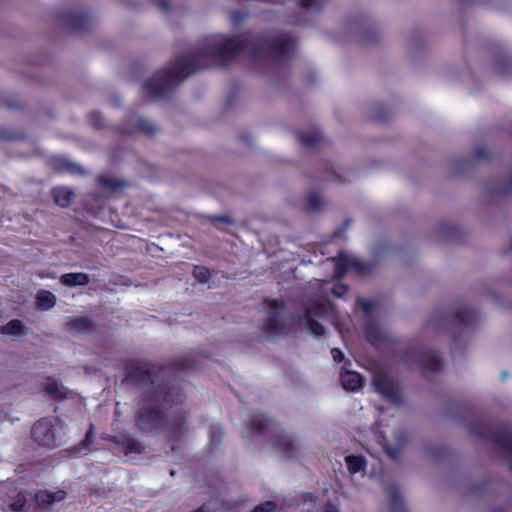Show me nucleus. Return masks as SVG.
Wrapping results in <instances>:
<instances>
[{
  "label": "nucleus",
  "instance_id": "obj_1",
  "mask_svg": "<svg viewBox=\"0 0 512 512\" xmlns=\"http://www.w3.org/2000/svg\"><path fill=\"white\" fill-rule=\"evenodd\" d=\"M199 62L198 68L209 67L211 63L205 60L202 48L189 57H183L169 63L157 71L154 76L144 84V91L152 99L165 97L177 84L193 73L196 68L192 65Z\"/></svg>",
  "mask_w": 512,
  "mask_h": 512
},
{
  "label": "nucleus",
  "instance_id": "obj_2",
  "mask_svg": "<svg viewBox=\"0 0 512 512\" xmlns=\"http://www.w3.org/2000/svg\"><path fill=\"white\" fill-rule=\"evenodd\" d=\"M67 431L68 426L63 420L57 417L42 418L33 425L31 437L40 446L52 449L63 444Z\"/></svg>",
  "mask_w": 512,
  "mask_h": 512
},
{
  "label": "nucleus",
  "instance_id": "obj_3",
  "mask_svg": "<svg viewBox=\"0 0 512 512\" xmlns=\"http://www.w3.org/2000/svg\"><path fill=\"white\" fill-rule=\"evenodd\" d=\"M247 46H251V43H248L243 38L228 39L224 36H217L207 39L202 51L204 52L205 60L209 61L211 63L210 66H212L211 59L215 55L222 60H230L247 48Z\"/></svg>",
  "mask_w": 512,
  "mask_h": 512
},
{
  "label": "nucleus",
  "instance_id": "obj_4",
  "mask_svg": "<svg viewBox=\"0 0 512 512\" xmlns=\"http://www.w3.org/2000/svg\"><path fill=\"white\" fill-rule=\"evenodd\" d=\"M59 20L63 25L74 31L85 32L96 25L98 17L88 9L70 8L60 12Z\"/></svg>",
  "mask_w": 512,
  "mask_h": 512
},
{
  "label": "nucleus",
  "instance_id": "obj_5",
  "mask_svg": "<svg viewBox=\"0 0 512 512\" xmlns=\"http://www.w3.org/2000/svg\"><path fill=\"white\" fill-rule=\"evenodd\" d=\"M273 449L285 457H294L300 448V443L285 433H278L272 440Z\"/></svg>",
  "mask_w": 512,
  "mask_h": 512
},
{
  "label": "nucleus",
  "instance_id": "obj_6",
  "mask_svg": "<svg viewBox=\"0 0 512 512\" xmlns=\"http://www.w3.org/2000/svg\"><path fill=\"white\" fill-rule=\"evenodd\" d=\"M268 310V328L272 333H279L282 330L281 315L284 311V303L279 300H269L266 302Z\"/></svg>",
  "mask_w": 512,
  "mask_h": 512
},
{
  "label": "nucleus",
  "instance_id": "obj_7",
  "mask_svg": "<svg viewBox=\"0 0 512 512\" xmlns=\"http://www.w3.org/2000/svg\"><path fill=\"white\" fill-rule=\"evenodd\" d=\"M373 386L375 390L384 397L397 404L399 403L398 387L392 380L382 376H375L373 379Z\"/></svg>",
  "mask_w": 512,
  "mask_h": 512
},
{
  "label": "nucleus",
  "instance_id": "obj_8",
  "mask_svg": "<svg viewBox=\"0 0 512 512\" xmlns=\"http://www.w3.org/2000/svg\"><path fill=\"white\" fill-rule=\"evenodd\" d=\"M51 167L57 172H67L70 174H84L83 168L77 163L65 157H54L51 159Z\"/></svg>",
  "mask_w": 512,
  "mask_h": 512
},
{
  "label": "nucleus",
  "instance_id": "obj_9",
  "mask_svg": "<svg viewBox=\"0 0 512 512\" xmlns=\"http://www.w3.org/2000/svg\"><path fill=\"white\" fill-rule=\"evenodd\" d=\"M65 496L66 493L62 490L54 493L49 491H39L35 495V501L39 509L46 510L50 507V505L54 504L55 502L63 500Z\"/></svg>",
  "mask_w": 512,
  "mask_h": 512
},
{
  "label": "nucleus",
  "instance_id": "obj_10",
  "mask_svg": "<svg viewBox=\"0 0 512 512\" xmlns=\"http://www.w3.org/2000/svg\"><path fill=\"white\" fill-rule=\"evenodd\" d=\"M341 383L346 390L356 391L362 386L363 378L357 372L345 370L341 372Z\"/></svg>",
  "mask_w": 512,
  "mask_h": 512
},
{
  "label": "nucleus",
  "instance_id": "obj_11",
  "mask_svg": "<svg viewBox=\"0 0 512 512\" xmlns=\"http://www.w3.org/2000/svg\"><path fill=\"white\" fill-rule=\"evenodd\" d=\"M61 284L68 287L85 286L90 282L89 275L82 272L66 273L60 277Z\"/></svg>",
  "mask_w": 512,
  "mask_h": 512
},
{
  "label": "nucleus",
  "instance_id": "obj_12",
  "mask_svg": "<svg viewBox=\"0 0 512 512\" xmlns=\"http://www.w3.org/2000/svg\"><path fill=\"white\" fill-rule=\"evenodd\" d=\"M52 196L56 204L65 208L70 205L75 195L66 187H56L52 190Z\"/></svg>",
  "mask_w": 512,
  "mask_h": 512
},
{
  "label": "nucleus",
  "instance_id": "obj_13",
  "mask_svg": "<svg viewBox=\"0 0 512 512\" xmlns=\"http://www.w3.org/2000/svg\"><path fill=\"white\" fill-rule=\"evenodd\" d=\"M94 438L93 425H90L89 430L86 432L84 440H82L77 446L67 451L69 457H78L86 454L85 451H89V446L92 444Z\"/></svg>",
  "mask_w": 512,
  "mask_h": 512
},
{
  "label": "nucleus",
  "instance_id": "obj_14",
  "mask_svg": "<svg viewBox=\"0 0 512 512\" xmlns=\"http://www.w3.org/2000/svg\"><path fill=\"white\" fill-rule=\"evenodd\" d=\"M56 296L47 290H40L36 295V305L39 309L48 310L56 305Z\"/></svg>",
  "mask_w": 512,
  "mask_h": 512
},
{
  "label": "nucleus",
  "instance_id": "obj_15",
  "mask_svg": "<svg viewBox=\"0 0 512 512\" xmlns=\"http://www.w3.org/2000/svg\"><path fill=\"white\" fill-rule=\"evenodd\" d=\"M98 183L109 192H117L123 190L125 181L110 176L101 175L98 177Z\"/></svg>",
  "mask_w": 512,
  "mask_h": 512
},
{
  "label": "nucleus",
  "instance_id": "obj_16",
  "mask_svg": "<svg viewBox=\"0 0 512 512\" xmlns=\"http://www.w3.org/2000/svg\"><path fill=\"white\" fill-rule=\"evenodd\" d=\"M66 325L70 330H75L76 332H86L92 328L93 322L89 317L83 316L71 318Z\"/></svg>",
  "mask_w": 512,
  "mask_h": 512
},
{
  "label": "nucleus",
  "instance_id": "obj_17",
  "mask_svg": "<svg viewBox=\"0 0 512 512\" xmlns=\"http://www.w3.org/2000/svg\"><path fill=\"white\" fill-rule=\"evenodd\" d=\"M45 390L53 398H64L67 395V389L53 378L47 379Z\"/></svg>",
  "mask_w": 512,
  "mask_h": 512
},
{
  "label": "nucleus",
  "instance_id": "obj_18",
  "mask_svg": "<svg viewBox=\"0 0 512 512\" xmlns=\"http://www.w3.org/2000/svg\"><path fill=\"white\" fill-rule=\"evenodd\" d=\"M316 312H308L307 318L304 320V325L308 332L313 336H321L325 333V328L322 324L312 319V316H318Z\"/></svg>",
  "mask_w": 512,
  "mask_h": 512
},
{
  "label": "nucleus",
  "instance_id": "obj_19",
  "mask_svg": "<svg viewBox=\"0 0 512 512\" xmlns=\"http://www.w3.org/2000/svg\"><path fill=\"white\" fill-rule=\"evenodd\" d=\"M159 419V412L151 410L147 413H141L138 418V423L139 426L143 429H151L156 427V423Z\"/></svg>",
  "mask_w": 512,
  "mask_h": 512
},
{
  "label": "nucleus",
  "instance_id": "obj_20",
  "mask_svg": "<svg viewBox=\"0 0 512 512\" xmlns=\"http://www.w3.org/2000/svg\"><path fill=\"white\" fill-rule=\"evenodd\" d=\"M262 49H278L281 52H285L289 46V40L286 38H281L273 41H268L266 39H261L257 43Z\"/></svg>",
  "mask_w": 512,
  "mask_h": 512
},
{
  "label": "nucleus",
  "instance_id": "obj_21",
  "mask_svg": "<svg viewBox=\"0 0 512 512\" xmlns=\"http://www.w3.org/2000/svg\"><path fill=\"white\" fill-rule=\"evenodd\" d=\"M23 329V323L20 320L14 319L5 325H2L0 328V333L5 335H21Z\"/></svg>",
  "mask_w": 512,
  "mask_h": 512
},
{
  "label": "nucleus",
  "instance_id": "obj_22",
  "mask_svg": "<svg viewBox=\"0 0 512 512\" xmlns=\"http://www.w3.org/2000/svg\"><path fill=\"white\" fill-rule=\"evenodd\" d=\"M346 464L351 473H357L365 468V461L359 456H347Z\"/></svg>",
  "mask_w": 512,
  "mask_h": 512
},
{
  "label": "nucleus",
  "instance_id": "obj_23",
  "mask_svg": "<svg viewBox=\"0 0 512 512\" xmlns=\"http://www.w3.org/2000/svg\"><path fill=\"white\" fill-rule=\"evenodd\" d=\"M137 130L146 136H153L158 131V127L141 118L137 121Z\"/></svg>",
  "mask_w": 512,
  "mask_h": 512
},
{
  "label": "nucleus",
  "instance_id": "obj_24",
  "mask_svg": "<svg viewBox=\"0 0 512 512\" xmlns=\"http://www.w3.org/2000/svg\"><path fill=\"white\" fill-rule=\"evenodd\" d=\"M338 261H339V264L344 266V269H347L349 266H352L355 269H357L360 273H365L366 272L365 265L361 264L357 260H351L350 261L349 258L346 255L340 254Z\"/></svg>",
  "mask_w": 512,
  "mask_h": 512
},
{
  "label": "nucleus",
  "instance_id": "obj_25",
  "mask_svg": "<svg viewBox=\"0 0 512 512\" xmlns=\"http://www.w3.org/2000/svg\"><path fill=\"white\" fill-rule=\"evenodd\" d=\"M193 276L200 283H207L210 279V271L204 266H195Z\"/></svg>",
  "mask_w": 512,
  "mask_h": 512
},
{
  "label": "nucleus",
  "instance_id": "obj_26",
  "mask_svg": "<svg viewBox=\"0 0 512 512\" xmlns=\"http://www.w3.org/2000/svg\"><path fill=\"white\" fill-rule=\"evenodd\" d=\"M299 139L305 147L310 148L319 142L320 135L318 133H313L310 136L301 134V135H299Z\"/></svg>",
  "mask_w": 512,
  "mask_h": 512
},
{
  "label": "nucleus",
  "instance_id": "obj_27",
  "mask_svg": "<svg viewBox=\"0 0 512 512\" xmlns=\"http://www.w3.org/2000/svg\"><path fill=\"white\" fill-rule=\"evenodd\" d=\"M276 505L274 502L268 501L254 508L252 512H275Z\"/></svg>",
  "mask_w": 512,
  "mask_h": 512
},
{
  "label": "nucleus",
  "instance_id": "obj_28",
  "mask_svg": "<svg viewBox=\"0 0 512 512\" xmlns=\"http://www.w3.org/2000/svg\"><path fill=\"white\" fill-rule=\"evenodd\" d=\"M322 205L321 198L316 194H311L308 198V207L310 210H317Z\"/></svg>",
  "mask_w": 512,
  "mask_h": 512
},
{
  "label": "nucleus",
  "instance_id": "obj_29",
  "mask_svg": "<svg viewBox=\"0 0 512 512\" xmlns=\"http://www.w3.org/2000/svg\"><path fill=\"white\" fill-rule=\"evenodd\" d=\"M209 220L213 224H216L219 222V223H225V224L232 225L234 223L231 218H229L227 216H220V215H212L209 217Z\"/></svg>",
  "mask_w": 512,
  "mask_h": 512
},
{
  "label": "nucleus",
  "instance_id": "obj_30",
  "mask_svg": "<svg viewBox=\"0 0 512 512\" xmlns=\"http://www.w3.org/2000/svg\"><path fill=\"white\" fill-rule=\"evenodd\" d=\"M25 505V499L23 496H18L17 499L11 503L10 508L12 511H21Z\"/></svg>",
  "mask_w": 512,
  "mask_h": 512
},
{
  "label": "nucleus",
  "instance_id": "obj_31",
  "mask_svg": "<svg viewBox=\"0 0 512 512\" xmlns=\"http://www.w3.org/2000/svg\"><path fill=\"white\" fill-rule=\"evenodd\" d=\"M348 288L346 285L344 284H336L333 288V294L336 295L337 297H342L343 295L346 294Z\"/></svg>",
  "mask_w": 512,
  "mask_h": 512
},
{
  "label": "nucleus",
  "instance_id": "obj_32",
  "mask_svg": "<svg viewBox=\"0 0 512 512\" xmlns=\"http://www.w3.org/2000/svg\"><path fill=\"white\" fill-rule=\"evenodd\" d=\"M14 133L6 128H0V140H12Z\"/></svg>",
  "mask_w": 512,
  "mask_h": 512
},
{
  "label": "nucleus",
  "instance_id": "obj_33",
  "mask_svg": "<svg viewBox=\"0 0 512 512\" xmlns=\"http://www.w3.org/2000/svg\"><path fill=\"white\" fill-rule=\"evenodd\" d=\"M331 354H332V357H333L334 361H336L338 363L342 362L343 359H344L343 352L340 349H338V348H333L331 350Z\"/></svg>",
  "mask_w": 512,
  "mask_h": 512
},
{
  "label": "nucleus",
  "instance_id": "obj_34",
  "mask_svg": "<svg viewBox=\"0 0 512 512\" xmlns=\"http://www.w3.org/2000/svg\"><path fill=\"white\" fill-rule=\"evenodd\" d=\"M432 361V365L428 367L429 370H437L440 367V360L439 358L434 354H429L427 356Z\"/></svg>",
  "mask_w": 512,
  "mask_h": 512
},
{
  "label": "nucleus",
  "instance_id": "obj_35",
  "mask_svg": "<svg viewBox=\"0 0 512 512\" xmlns=\"http://www.w3.org/2000/svg\"><path fill=\"white\" fill-rule=\"evenodd\" d=\"M153 1L155 2V4H157L159 6L160 9H162L163 11H168L169 5H168L167 0H153Z\"/></svg>",
  "mask_w": 512,
  "mask_h": 512
},
{
  "label": "nucleus",
  "instance_id": "obj_36",
  "mask_svg": "<svg viewBox=\"0 0 512 512\" xmlns=\"http://www.w3.org/2000/svg\"><path fill=\"white\" fill-rule=\"evenodd\" d=\"M324 512H340L338 506L328 503L325 505Z\"/></svg>",
  "mask_w": 512,
  "mask_h": 512
},
{
  "label": "nucleus",
  "instance_id": "obj_37",
  "mask_svg": "<svg viewBox=\"0 0 512 512\" xmlns=\"http://www.w3.org/2000/svg\"><path fill=\"white\" fill-rule=\"evenodd\" d=\"M385 451H386L387 455L393 459H395L398 455V451L391 447H386Z\"/></svg>",
  "mask_w": 512,
  "mask_h": 512
},
{
  "label": "nucleus",
  "instance_id": "obj_38",
  "mask_svg": "<svg viewBox=\"0 0 512 512\" xmlns=\"http://www.w3.org/2000/svg\"><path fill=\"white\" fill-rule=\"evenodd\" d=\"M362 308H363V310H364L365 312H370V311L372 310V308H373V307H372V304H371V303H369V302H364V303L362 304Z\"/></svg>",
  "mask_w": 512,
  "mask_h": 512
},
{
  "label": "nucleus",
  "instance_id": "obj_39",
  "mask_svg": "<svg viewBox=\"0 0 512 512\" xmlns=\"http://www.w3.org/2000/svg\"><path fill=\"white\" fill-rule=\"evenodd\" d=\"M301 5L305 8H308L312 5V0H301Z\"/></svg>",
  "mask_w": 512,
  "mask_h": 512
},
{
  "label": "nucleus",
  "instance_id": "obj_40",
  "mask_svg": "<svg viewBox=\"0 0 512 512\" xmlns=\"http://www.w3.org/2000/svg\"><path fill=\"white\" fill-rule=\"evenodd\" d=\"M112 102H113V105H115L117 107L120 106L122 103V101L119 98H113Z\"/></svg>",
  "mask_w": 512,
  "mask_h": 512
},
{
  "label": "nucleus",
  "instance_id": "obj_41",
  "mask_svg": "<svg viewBox=\"0 0 512 512\" xmlns=\"http://www.w3.org/2000/svg\"><path fill=\"white\" fill-rule=\"evenodd\" d=\"M122 450L125 456L128 455V444H124Z\"/></svg>",
  "mask_w": 512,
  "mask_h": 512
},
{
  "label": "nucleus",
  "instance_id": "obj_42",
  "mask_svg": "<svg viewBox=\"0 0 512 512\" xmlns=\"http://www.w3.org/2000/svg\"><path fill=\"white\" fill-rule=\"evenodd\" d=\"M507 376H508L507 372H503V373H502V379H503V380H505V379L507 378Z\"/></svg>",
  "mask_w": 512,
  "mask_h": 512
},
{
  "label": "nucleus",
  "instance_id": "obj_43",
  "mask_svg": "<svg viewBox=\"0 0 512 512\" xmlns=\"http://www.w3.org/2000/svg\"><path fill=\"white\" fill-rule=\"evenodd\" d=\"M344 271H339L336 273V276L341 277L343 275Z\"/></svg>",
  "mask_w": 512,
  "mask_h": 512
},
{
  "label": "nucleus",
  "instance_id": "obj_44",
  "mask_svg": "<svg viewBox=\"0 0 512 512\" xmlns=\"http://www.w3.org/2000/svg\"><path fill=\"white\" fill-rule=\"evenodd\" d=\"M129 449H130V453H131L132 451H134V446H133V444H132V443H130Z\"/></svg>",
  "mask_w": 512,
  "mask_h": 512
},
{
  "label": "nucleus",
  "instance_id": "obj_45",
  "mask_svg": "<svg viewBox=\"0 0 512 512\" xmlns=\"http://www.w3.org/2000/svg\"><path fill=\"white\" fill-rule=\"evenodd\" d=\"M252 56H256L255 51H251Z\"/></svg>",
  "mask_w": 512,
  "mask_h": 512
},
{
  "label": "nucleus",
  "instance_id": "obj_46",
  "mask_svg": "<svg viewBox=\"0 0 512 512\" xmlns=\"http://www.w3.org/2000/svg\"><path fill=\"white\" fill-rule=\"evenodd\" d=\"M367 336H368L369 338L371 337L370 330H368Z\"/></svg>",
  "mask_w": 512,
  "mask_h": 512
},
{
  "label": "nucleus",
  "instance_id": "obj_47",
  "mask_svg": "<svg viewBox=\"0 0 512 512\" xmlns=\"http://www.w3.org/2000/svg\"><path fill=\"white\" fill-rule=\"evenodd\" d=\"M511 467H512V459H511Z\"/></svg>",
  "mask_w": 512,
  "mask_h": 512
}]
</instances>
